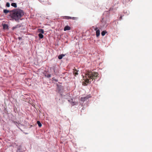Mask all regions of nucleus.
I'll return each mask as SVG.
<instances>
[{
  "instance_id": "39448f33",
  "label": "nucleus",
  "mask_w": 152,
  "mask_h": 152,
  "mask_svg": "<svg viewBox=\"0 0 152 152\" xmlns=\"http://www.w3.org/2000/svg\"><path fill=\"white\" fill-rule=\"evenodd\" d=\"M78 70H77V69H73V73L75 76H76L77 75H78Z\"/></svg>"
},
{
  "instance_id": "b1692460",
  "label": "nucleus",
  "mask_w": 152,
  "mask_h": 152,
  "mask_svg": "<svg viewBox=\"0 0 152 152\" xmlns=\"http://www.w3.org/2000/svg\"><path fill=\"white\" fill-rule=\"evenodd\" d=\"M18 39H21V38L19 37Z\"/></svg>"
},
{
  "instance_id": "4be33fe9",
  "label": "nucleus",
  "mask_w": 152,
  "mask_h": 152,
  "mask_svg": "<svg viewBox=\"0 0 152 152\" xmlns=\"http://www.w3.org/2000/svg\"><path fill=\"white\" fill-rule=\"evenodd\" d=\"M54 80L56 82H57L58 81V80L56 79H54Z\"/></svg>"
},
{
  "instance_id": "7ed1b4c3",
  "label": "nucleus",
  "mask_w": 152,
  "mask_h": 152,
  "mask_svg": "<svg viewBox=\"0 0 152 152\" xmlns=\"http://www.w3.org/2000/svg\"><path fill=\"white\" fill-rule=\"evenodd\" d=\"M94 30L96 31V36L97 37H98L100 35V31L99 29H98V28L97 27H96L94 29Z\"/></svg>"
},
{
  "instance_id": "6ab92c4d",
  "label": "nucleus",
  "mask_w": 152,
  "mask_h": 152,
  "mask_svg": "<svg viewBox=\"0 0 152 152\" xmlns=\"http://www.w3.org/2000/svg\"><path fill=\"white\" fill-rule=\"evenodd\" d=\"M76 17H71V18L70 19H72V20H75L76 19Z\"/></svg>"
},
{
  "instance_id": "9d476101",
  "label": "nucleus",
  "mask_w": 152,
  "mask_h": 152,
  "mask_svg": "<svg viewBox=\"0 0 152 152\" xmlns=\"http://www.w3.org/2000/svg\"><path fill=\"white\" fill-rule=\"evenodd\" d=\"M38 36L39 38L40 39H42L43 37V34L41 33H39L38 34Z\"/></svg>"
},
{
  "instance_id": "f257e3e1",
  "label": "nucleus",
  "mask_w": 152,
  "mask_h": 152,
  "mask_svg": "<svg viewBox=\"0 0 152 152\" xmlns=\"http://www.w3.org/2000/svg\"><path fill=\"white\" fill-rule=\"evenodd\" d=\"M24 12L23 10L19 9H15L10 11V14L8 18L10 20H15L18 22L19 20H22L21 18L24 15Z\"/></svg>"
},
{
  "instance_id": "0eeeda50",
  "label": "nucleus",
  "mask_w": 152,
  "mask_h": 152,
  "mask_svg": "<svg viewBox=\"0 0 152 152\" xmlns=\"http://www.w3.org/2000/svg\"><path fill=\"white\" fill-rule=\"evenodd\" d=\"M71 29V28L70 26H65L64 28V30L66 31V30H69Z\"/></svg>"
},
{
  "instance_id": "1a4fd4ad",
  "label": "nucleus",
  "mask_w": 152,
  "mask_h": 152,
  "mask_svg": "<svg viewBox=\"0 0 152 152\" xmlns=\"http://www.w3.org/2000/svg\"><path fill=\"white\" fill-rule=\"evenodd\" d=\"M65 56V55L63 54H61V55H59L58 57V58L59 59H61L64 56Z\"/></svg>"
},
{
  "instance_id": "412c9836",
  "label": "nucleus",
  "mask_w": 152,
  "mask_h": 152,
  "mask_svg": "<svg viewBox=\"0 0 152 152\" xmlns=\"http://www.w3.org/2000/svg\"><path fill=\"white\" fill-rule=\"evenodd\" d=\"M122 16H121L119 18V20H121L122 19Z\"/></svg>"
},
{
  "instance_id": "2eb2a0df",
  "label": "nucleus",
  "mask_w": 152,
  "mask_h": 152,
  "mask_svg": "<svg viewBox=\"0 0 152 152\" xmlns=\"http://www.w3.org/2000/svg\"><path fill=\"white\" fill-rule=\"evenodd\" d=\"M37 123L39 127H41L42 126V124L39 121H37Z\"/></svg>"
},
{
  "instance_id": "423d86ee",
  "label": "nucleus",
  "mask_w": 152,
  "mask_h": 152,
  "mask_svg": "<svg viewBox=\"0 0 152 152\" xmlns=\"http://www.w3.org/2000/svg\"><path fill=\"white\" fill-rule=\"evenodd\" d=\"M21 27V25L20 24H18L16 25L15 26L13 27L12 28V29L13 30H14L15 29H16L17 28H19Z\"/></svg>"
},
{
  "instance_id": "20e7f679",
  "label": "nucleus",
  "mask_w": 152,
  "mask_h": 152,
  "mask_svg": "<svg viewBox=\"0 0 152 152\" xmlns=\"http://www.w3.org/2000/svg\"><path fill=\"white\" fill-rule=\"evenodd\" d=\"M90 97V96L89 95H88L85 97H82L80 98V100H81V101L82 102H84L87 99H88Z\"/></svg>"
},
{
  "instance_id": "9b49d317",
  "label": "nucleus",
  "mask_w": 152,
  "mask_h": 152,
  "mask_svg": "<svg viewBox=\"0 0 152 152\" xmlns=\"http://www.w3.org/2000/svg\"><path fill=\"white\" fill-rule=\"evenodd\" d=\"M12 6L14 7H17L16 3H12L11 4Z\"/></svg>"
},
{
  "instance_id": "aec40b11",
  "label": "nucleus",
  "mask_w": 152,
  "mask_h": 152,
  "mask_svg": "<svg viewBox=\"0 0 152 152\" xmlns=\"http://www.w3.org/2000/svg\"><path fill=\"white\" fill-rule=\"evenodd\" d=\"M47 77H51V75L50 74H49L48 75Z\"/></svg>"
},
{
  "instance_id": "dca6fc26",
  "label": "nucleus",
  "mask_w": 152,
  "mask_h": 152,
  "mask_svg": "<svg viewBox=\"0 0 152 152\" xmlns=\"http://www.w3.org/2000/svg\"><path fill=\"white\" fill-rule=\"evenodd\" d=\"M107 33V32L106 31H103L102 32L101 34H102V36H104L105 35L106 33Z\"/></svg>"
},
{
  "instance_id": "f03ea898",
  "label": "nucleus",
  "mask_w": 152,
  "mask_h": 152,
  "mask_svg": "<svg viewBox=\"0 0 152 152\" xmlns=\"http://www.w3.org/2000/svg\"><path fill=\"white\" fill-rule=\"evenodd\" d=\"M86 75L88 76L90 80L92 79V80H95V79H97L98 77V75L97 72H92L89 71L87 72Z\"/></svg>"
},
{
  "instance_id": "5701e85b",
  "label": "nucleus",
  "mask_w": 152,
  "mask_h": 152,
  "mask_svg": "<svg viewBox=\"0 0 152 152\" xmlns=\"http://www.w3.org/2000/svg\"><path fill=\"white\" fill-rule=\"evenodd\" d=\"M73 104H72V105H75V102H73Z\"/></svg>"
},
{
  "instance_id": "6e6552de",
  "label": "nucleus",
  "mask_w": 152,
  "mask_h": 152,
  "mask_svg": "<svg viewBox=\"0 0 152 152\" xmlns=\"http://www.w3.org/2000/svg\"><path fill=\"white\" fill-rule=\"evenodd\" d=\"M38 32L42 34H44V31L43 29H39L38 30Z\"/></svg>"
},
{
  "instance_id": "4468645a",
  "label": "nucleus",
  "mask_w": 152,
  "mask_h": 152,
  "mask_svg": "<svg viewBox=\"0 0 152 152\" xmlns=\"http://www.w3.org/2000/svg\"><path fill=\"white\" fill-rule=\"evenodd\" d=\"M4 29H7L8 28V26L7 24H4L3 26Z\"/></svg>"
},
{
  "instance_id": "a211bd4d",
  "label": "nucleus",
  "mask_w": 152,
  "mask_h": 152,
  "mask_svg": "<svg viewBox=\"0 0 152 152\" xmlns=\"http://www.w3.org/2000/svg\"><path fill=\"white\" fill-rule=\"evenodd\" d=\"M85 82L87 83H88L89 82V80L88 79H86L85 80Z\"/></svg>"
},
{
  "instance_id": "f8f14e48",
  "label": "nucleus",
  "mask_w": 152,
  "mask_h": 152,
  "mask_svg": "<svg viewBox=\"0 0 152 152\" xmlns=\"http://www.w3.org/2000/svg\"><path fill=\"white\" fill-rule=\"evenodd\" d=\"M64 18H65L66 19H70L71 18V17L68 16H64L63 17Z\"/></svg>"
},
{
  "instance_id": "ddd939ff",
  "label": "nucleus",
  "mask_w": 152,
  "mask_h": 152,
  "mask_svg": "<svg viewBox=\"0 0 152 152\" xmlns=\"http://www.w3.org/2000/svg\"><path fill=\"white\" fill-rule=\"evenodd\" d=\"M10 11H9V10H4V12L5 14H7L8 12L10 13Z\"/></svg>"
},
{
  "instance_id": "f3484780",
  "label": "nucleus",
  "mask_w": 152,
  "mask_h": 152,
  "mask_svg": "<svg viewBox=\"0 0 152 152\" xmlns=\"http://www.w3.org/2000/svg\"><path fill=\"white\" fill-rule=\"evenodd\" d=\"M6 6L7 7H10V4L9 3H8V2L7 3V4H6Z\"/></svg>"
}]
</instances>
